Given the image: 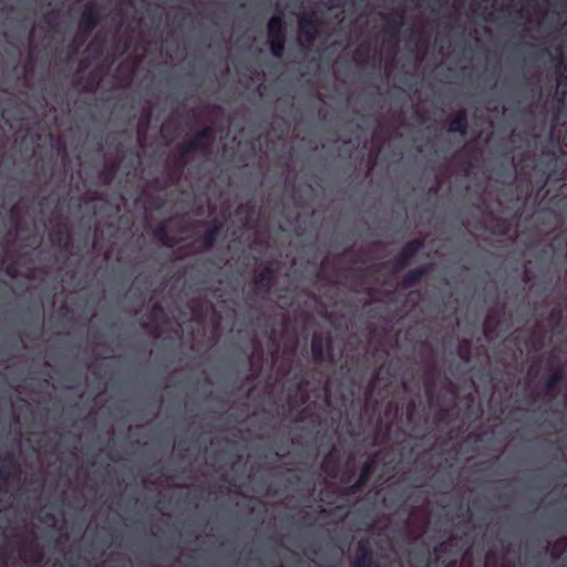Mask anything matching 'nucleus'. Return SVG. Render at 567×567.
Returning a JSON list of instances; mask_svg holds the SVG:
<instances>
[{
	"instance_id": "nucleus-1",
	"label": "nucleus",
	"mask_w": 567,
	"mask_h": 567,
	"mask_svg": "<svg viewBox=\"0 0 567 567\" xmlns=\"http://www.w3.org/2000/svg\"><path fill=\"white\" fill-rule=\"evenodd\" d=\"M269 32L271 33V35L275 38L277 37V32H279L280 30V19L279 18H272L270 21H269Z\"/></svg>"
},
{
	"instance_id": "nucleus-2",
	"label": "nucleus",
	"mask_w": 567,
	"mask_h": 567,
	"mask_svg": "<svg viewBox=\"0 0 567 567\" xmlns=\"http://www.w3.org/2000/svg\"><path fill=\"white\" fill-rule=\"evenodd\" d=\"M271 51H272V54L276 55V56H279L282 52V47L279 45L278 49L276 48L275 44H272L271 47Z\"/></svg>"
},
{
	"instance_id": "nucleus-3",
	"label": "nucleus",
	"mask_w": 567,
	"mask_h": 567,
	"mask_svg": "<svg viewBox=\"0 0 567 567\" xmlns=\"http://www.w3.org/2000/svg\"><path fill=\"white\" fill-rule=\"evenodd\" d=\"M458 126H460V121H455L454 123H452L450 130L453 131V132L457 131Z\"/></svg>"
}]
</instances>
